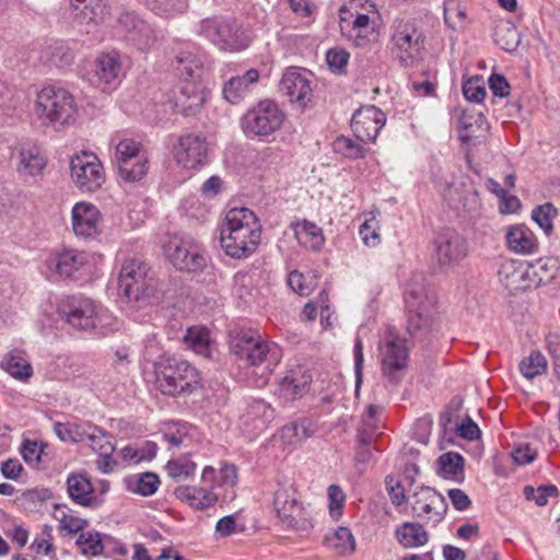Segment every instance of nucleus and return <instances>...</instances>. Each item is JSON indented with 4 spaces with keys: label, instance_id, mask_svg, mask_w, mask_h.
I'll use <instances>...</instances> for the list:
<instances>
[{
    "label": "nucleus",
    "instance_id": "c756f323",
    "mask_svg": "<svg viewBox=\"0 0 560 560\" xmlns=\"http://www.w3.org/2000/svg\"><path fill=\"white\" fill-rule=\"evenodd\" d=\"M16 160V172L24 179L40 175L47 165L43 150L31 142L20 147Z\"/></svg>",
    "mask_w": 560,
    "mask_h": 560
},
{
    "label": "nucleus",
    "instance_id": "412c9836",
    "mask_svg": "<svg viewBox=\"0 0 560 560\" xmlns=\"http://www.w3.org/2000/svg\"><path fill=\"white\" fill-rule=\"evenodd\" d=\"M411 508L413 514L436 526L443 518L447 510L445 499L442 494L430 487H420L411 495Z\"/></svg>",
    "mask_w": 560,
    "mask_h": 560
},
{
    "label": "nucleus",
    "instance_id": "052dcab7",
    "mask_svg": "<svg viewBox=\"0 0 560 560\" xmlns=\"http://www.w3.org/2000/svg\"><path fill=\"white\" fill-rule=\"evenodd\" d=\"M272 413L273 411L268 404H266L264 400H255L249 406L246 420L253 417L256 421L255 429L262 430L266 425V422L272 418Z\"/></svg>",
    "mask_w": 560,
    "mask_h": 560
},
{
    "label": "nucleus",
    "instance_id": "09e8293b",
    "mask_svg": "<svg viewBox=\"0 0 560 560\" xmlns=\"http://www.w3.org/2000/svg\"><path fill=\"white\" fill-rule=\"evenodd\" d=\"M197 469L196 463L187 457L172 459L165 465L167 476L176 482L184 481L194 476Z\"/></svg>",
    "mask_w": 560,
    "mask_h": 560
},
{
    "label": "nucleus",
    "instance_id": "37998d69",
    "mask_svg": "<svg viewBox=\"0 0 560 560\" xmlns=\"http://www.w3.org/2000/svg\"><path fill=\"white\" fill-rule=\"evenodd\" d=\"M380 211H371L359 228V235L368 247H376L381 243Z\"/></svg>",
    "mask_w": 560,
    "mask_h": 560
},
{
    "label": "nucleus",
    "instance_id": "13d9d810",
    "mask_svg": "<svg viewBox=\"0 0 560 560\" xmlns=\"http://www.w3.org/2000/svg\"><path fill=\"white\" fill-rule=\"evenodd\" d=\"M288 284L299 295L306 296L313 291L315 279L298 270H293L289 273Z\"/></svg>",
    "mask_w": 560,
    "mask_h": 560
},
{
    "label": "nucleus",
    "instance_id": "864d4df0",
    "mask_svg": "<svg viewBox=\"0 0 560 560\" xmlns=\"http://www.w3.org/2000/svg\"><path fill=\"white\" fill-rule=\"evenodd\" d=\"M557 215L556 207L546 202L536 207L532 212V219L538 224V226L547 234L550 235L553 231V219Z\"/></svg>",
    "mask_w": 560,
    "mask_h": 560
},
{
    "label": "nucleus",
    "instance_id": "4be33fe9",
    "mask_svg": "<svg viewBox=\"0 0 560 560\" xmlns=\"http://www.w3.org/2000/svg\"><path fill=\"white\" fill-rule=\"evenodd\" d=\"M385 124V114L373 105L362 106L351 119L352 131L362 142H374Z\"/></svg>",
    "mask_w": 560,
    "mask_h": 560
},
{
    "label": "nucleus",
    "instance_id": "cd10ccee",
    "mask_svg": "<svg viewBox=\"0 0 560 560\" xmlns=\"http://www.w3.org/2000/svg\"><path fill=\"white\" fill-rule=\"evenodd\" d=\"M0 369L14 381L27 384L34 375L31 355L25 349L12 348L0 359Z\"/></svg>",
    "mask_w": 560,
    "mask_h": 560
},
{
    "label": "nucleus",
    "instance_id": "a878e982",
    "mask_svg": "<svg viewBox=\"0 0 560 560\" xmlns=\"http://www.w3.org/2000/svg\"><path fill=\"white\" fill-rule=\"evenodd\" d=\"M499 276L501 282L510 291L526 290L533 285H538L542 281L541 278L534 279L537 276L535 266L513 260L501 266Z\"/></svg>",
    "mask_w": 560,
    "mask_h": 560
},
{
    "label": "nucleus",
    "instance_id": "f8f14e48",
    "mask_svg": "<svg viewBox=\"0 0 560 560\" xmlns=\"http://www.w3.org/2000/svg\"><path fill=\"white\" fill-rule=\"evenodd\" d=\"M284 119L285 114L276 102L264 100L244 114L242 128L247 137L265 138L279 130Z\"/></svg>",
    "mask_w": 560,
    "mask_h": 560
},
{
    "label": "nucleus",
    "instance_id": "9b49d317",
    "mask_svg": "<svg viewBox=\"0 0 560 560\" xmlns=\"http://www.w3.org/2000/svg\"><path fill=\"white\" fill-rule=\"evenodd\" d=\"M435 301L434 291L424 283L409 284L405 302L408 311L407 328L411 335L432 326Z\"/></svg>",
    "mask_w": 560,
    "mask_h": 560
},
{
    "label": "nucleus",
    "instance_id": "0eeeda50",
    "mask_svg": "<svg viewBox=\"0 0 560 560\" xmlns=\"http://www.w3.org/2000/svg\"><path fill=\"white\" fill-rule=\"evenodd\" d=\"M231 352L246 364L262 368V374L269 375L282 358L280 347L253 330H240L231 336Z\"/></svg>",
    "mask_w": 560,
    "mask_h": 560
},
{
    "label": "nucleus",
    "instance_id": "c85d7f7f",
    "mask_svg": "<svg viewBox=\"0 0 560 560\" xmlns=\"http://www.w3.org/2000/svg\"><path fill=\"white\" fill-rule=\"evenodd\" d=\"M81 32L93 33L105 19V0H69Z\"/></svg>",
    "mask_w": 560,
    "mask_h": 560
},
{
    "label": "nucleus",
    "instance_id": "c03bdc74",
    "mask_svg": "<svg viewBox=\"0 0 560 560\" xmlns=\"http://www.w3.org/2000/svg\"><path fill=\"white\" fill-rule=\"evenodd\" d=\"M54 517L60 523V528L68 534L83 532L88 521L73 514L67 505H55Z\"/></svg>",
    "mask_w": 560,
    "mask_h": 560
},
{
    "label": "nucleus",
    "instance_id": "58836bf2",
    "mask_svg": "<svg viewBox=\"0 0 560 560\" xmlns=\"http://www.w3.org/2000/svg\"><path fill=\"white\" fill-rule=\"evenodd\" d=\"M127 489L142 497H149L156 492L160 486L158 475L153 472H143L129 476L125 479Z\"/></svg>",
    "mask_w": 560,
    "mask_h": 560
},
{
    "label": "nucleus",
    "instance_id": "338daca9",
    "mask_svg": "<svg viewBox=\"0 0 560 560\" xmlns=\"http://www.w3.org/2000/svg\"><path fill=\"white\" fill-rule=\"evenodd\" d=\"M386 488L394 505L400 506L406 503V489L400 481L394 477H387Z\"/></svg>",
    "mask_w": 560,
    "mask_h": 560
},
{
    "label": "nucleus",
    "instance_id": "de8ad7c7",
    "mask_svg": "<svg viewBox=\"0 0 560 560\" xmlns=\"http://www.w3.org/2000/svg\"><path fill=\"white\" fill-rule=\"evenodd\" d=\"M547 370V360L540 351H532L520 362V372L527 380H534Z\"/></svg>",
    "mask_w": 560,
    "mask_h": 560
},
{
    "label": "nucleus",
    "instance_id": "ea45409f",
    "mask_svg": "<svg viewBox=\"0 0 560 560\" xmlns=\"http://www.w3.org/2000/svg\"><path fill=\"white\" fill-rule=\"evenodd\" d=\"M325 542L340 556L351 555L355 550V539L348 527L339 526L325 537Z\"/></svg>",
    "mask_w": 560,
    "mask_h": 560
},
{
    "label": "nucleus",
    "instance_id": "6e6552de",
    "mask_svg": "<svg viewBox=\"0 0 560 560\" xmlns=\"http://www.w3.org/2000/svg\"><path fill=\"white\" fill-rule=\"evenodd\" d=\"M155 383L164 395L188 396L201 386V376L186 360L162 358L155 363Z\"/></svg>",
    "mask_w": 560,
    "mask_h": 560
},
{
    "label": "nucleus",
    "instance_id": "8fccbe9b",
    "mask_svg": "<svg viewBox=\"0 0 560 560\" xmlns=\"http://www.w3.org/2000/svg\"><path fill=\"white\" fill-rule=\"evenodd\" d=\"M438 464L441 474L445 478H457L463 475L464 457L458 453L447 452L442 454L438 459Z\"/></svg>",
    "mask_w": 560,
    "mask_h": 560
},
{
    "label": "nucleus",
    "instance_id": "473e14b6",
    "mask_svg": "<svg viewBox=\"0 0 560 560\" xmlns=\"http://www.w3.org/2000/svg\"><path fill=\"white\" fill-rule=\"evenodd\" d=\"M67 492L73 503L90 508L96 501L95 489L85 472H71L67 478Z\"/></svg>",
    "mask_w": 560,
    "mask_h": 560
},
{
    "label": "nucleus",
    "instance_id": "f257e3e1",
    "mask_svg": "<svg viewBox=\"0 0 560 560\" xmlns=\"http://www.w3.org/2000/svg\"><path fill=\"white\" fill-rule=\"evenodd\" d=\"M220 246L234 259H246L258 248L261 224L254 211L240 207L230 209L220 224Z\"/></svg>",
    "mask_w": 560,
    "mask_h": 560
},
{
    "label": "nucleus",
    "instance_id": "a18cd8bd",
    "mask_svg": "<svg viewBox=\"0 0 560 560\" xmlns=\"http://www.w3.org/2000/svg\"><path fill=\"white\" fill-rule=\"evenodd\" d=\"M310 436V422L305 419L285 424L280 431V439L290 446H296Z\"/></svg>",
    "mask_w": 560,
    "mask_h": 560
},
{
    "label": "nucleus",
    "instance_id": "2eb2a0df",
    "mask_svg": "<svg viewBox=\"0 0 560 560\" xmlns=\"http://www.w3.org/2000/svg\"><path fill=\"white\" fill-rule=\"evenodd\" d=\"M95 259V254L77 248H63L49 255L46 267L60 278L80 280L92 272Z\"/></svg>",
    "mask_w": 560,
    "mask_h": 560
},
{
    "label": "nucleus",
    "instance_id": "dca6fc26",
    "mask_svg": "<svg viewBox=\"0 0 560 560\" xmlns=\"http://www.w3.org/2000/svg\"><path fill=\"white\" fill-rule=\"evenodd\" d=\"M70 178L82 194H91L103 186L106 174L96 154L81 151L70 160Z\"/></svg>",
    "mask_w": 560,
    "mask_h": 560
},
{
    "label": "nucleus",
    "instance_id": "6e6d98bb",
    "mask_svg": "<svg viewBox=\"0 0 560 560\" xmlns=\"http://www.w3.org/2000/svg\"><path fill=\"white\" fill-rule=\"evenodd\" d=\"M151 10L162 16H174L186 12L188 0H152Z\"/></svg>",
    "mask_w": 560,
    "mask_h": 560
},
{
    "label": "nucleus",
    "instance_id": "b1692460",
    "mask_svg": "<svg viewBox=\"0 0 560 560\" xmlns=\"http://www.w3.org/2000/svg\"><path fill=\"white\" fill-rule=\"evenodd\" d=\"M435 255L440 266H454L466 257L467 242L458 232L446 230L435 240Z\"/></svg>",
    "mask_w": 560,
    "mask_h": 560
},
{
    "label": "nucleus",
    "instance_id": "1a4fd4ad",
    "mask_svg": "<svg viewBox=\"0 0 560 560\" xmlns=\"http://www.w3.org/2000/svg\"><path fill=\"white\" fill-rule=\"evenodd\" d=\"M77 110L73 95L63 88L48 85L37 93L34 116L42 126L58 129L70 125L74 120Z\"/></svg>",
    "mask_w": 560,
    "mask_h": 560
},
{
    "label": "nucleus",
    "instance_id": "c9c22d12",
    "mask_svg": "<svg viewBox=\"0 0 560 560\" xmlns=\"http://www.w3.org/2000/svg\"><path fill=\"white\" fill-rule=\"evenodd\" d=\"M291 226L301 246L311 250H319L323 247L325 237L317 224L307 220H301L292 223Z\"/></svg>",
    "mask_w": 560,
    "mask_h": 560
},
{
    "label": "nucleus",
    "instance_id": "6ab92c4d",
    "mask_svg": "<svg viewBox=\"0 0 560 560\" xmlns=\"http://www.w3.org/2000/svg\"><path fill=\"white\" fill-rule=\"evenodd\" d=\"M173 156L178 166L195 171L203 166L208 156V142L205 136L186 132L177 138L173 147Z\"/></svg>",
    "mask_w": 560,
    "mask_h": 560
},
{
    "label": "nucleus",
    "instance_id": "72a5a7b5",
    "mask_svg": "<svg viewBox=\"0 0 560 560\" xmlns=\"http://www.w3.org/2000/svg\"><path fill=\"white\" fill-rule=\"evenodd\" d=\"M509 249L522 255L534 254L538 249V242L530 229L524 224L511 226L506 232Z\"/></svg>",
    "mask_w": 560,
    "mask_h": 560
},
{
    "label": "nucleus",
    "instance_id": "423d86ee",
    "mask_svg": "<svg viewBox=\"0 0 560 560\" xmlns=\"http://www.w3.org/2000/svg\"><path fill=\"white\" fill-rule=\"evenodd\" d=\"M272 509L284 528L308 533L315 526L314 508L300 499L298 489L290 479L277 481Z\"/></svg>",
    "mask_w": 560,
    "mask_h": 560
},
{
    "label": "nucleus",
    "instance_id": "a211bd4d",
    "mask_svg": "<svg viewBox=\"0 0 560 560\" xmlns=\"http://www.w3.org/2000/svg\"><path fill=\"white\" fill-rule=\"evenodd\" d=\"M118 173L122 180H140L148 171V156L142 144L133 139H122L116 144L115 152Z\"/></svg>",
    "mask_w": 560,
    "mask_h": 560
},
{
    "label": "nucleus",
    "instance_id": "774afa93",
    "mask_svg": "<svg viewBox=\"0 0 560 560\" xmlns=\"http://www.w3.org/2000/svg\"><path fill=\"white\" fill-rule=\"evenodd\" d=\"M292 12L299 18H314L317 8L310 0H287Z\"/></svg>",
    "mask_w": 560,
    "mask_h": 560
},
{
    "label": "nucleus",
    "instance_id": "aec40b11",
    "mask_svg": "<svg viewBox=\"0 0 560 560\" xmlns=\"http://www.w3.org/2000/svg\"><path fill=\"white\" fill-rule=\"evenodd\" d=\"M103 215L92 202L79 201L71 209V229L81 240H95L102 231Z\"/></svg>",
    "mask_w": 560,
    "mask_h": 560
},
{
    "label": "nucleus",
    "instance_id": "4d7b16f0",
    "mask_svg": "<svg viewBox=\"0 0 560 560\" xmlns=\"http://www.w3.org/2000/svg\"><path fill=\"white\" fill-rule=\"evenodd\" d=\"M328 511L332 520L338 521L343 514L346 494L338 485H330L327 489Z\"/></svg>",
    "mask_w": 560,
    "mask_h": 560
},
{
    "label": "nucleus",
    "instance_id": "f704fd0d",
    "mask_svg": "<svg viewBox=\"0 0 560 560\" xmlns=\"http://www.w3.org/2000/svg\"><path fill=\"white\" fill-rule=\"evenodd\" d=\"M258 79L259 72L255 68L247 70L243 75L231 78L223 86L224 98L232 104L238 103Z\"/></svg>",
    "mask_w": 560,
    "mask_h": 560
},
{
    "label": "nucleus",
    "instance_id": "5fc2aeb1",
    "mask_svg": "<svg viewBox=\"0 0 560 560\" xmlns=\"http://www.w3.org/2000/svg\"><path fill=\"white\" fill-rule=\"evenodd\" d=\"M334 151L349 159L365 156L366 150L351 138L339 136L332 143Z\"/></svg>",
    "mask_w": 560,
    "mask_h": 560
},
{
    "label": "nucleus",
    "instance_id": "e2e57ef3",
    "mask_svg": "<svg viewBox=\"0 0 560 560\" xmlns=\"http://www.w3.org/2000/svg\"><path fill=\"white\" fill-rule=\"evenodd\" d=\"M350 55L349 52L339 47L330 48L326 52V61L329 67V69L335 73H343L348 62H349Z\"/></svg>",
    "mask_w": 560,
    "mask_h": 560
},
{
    "label": "nucleus",
    "instance_id": "ddd939ff",
    "mask_svg": "<svg viewBox=\"0 0 560 560\" xmlns=\"http://www.w3.org/2000/svg\"><path fill=\"white\" fill-rule=\"evenodd\" d=\"M198 34L226 51H241L249 46L250 38L235 23L221 18H207L200 21Z\"/></svg>",
    "mask_w": 560,
    "mask_h": 560
},
{
    "label": "nucleus",
    "instance_id": "49530a36",
    "mask_svg": "<svg viewBox=\"0 0 560 560\" xmlns=\"http://www.w3.org/2000/svg\"><path fill=\"white\" fill-rule=\"evenodd\" d=\"M89 421L78 422H55L54 432L58 439L67 443L83 442V434L86 430Z\"/></svg>",
    "mask_w": 560,
    "mask_h": 560
},
{
    "label": "nucleus",
    "instance_id": "7ed1b4c3",
    "mask_svg": "<svg viewBox=\"0 0 560 560\" xmlns=\"http://www.w3.org/2000/svg\"><path fill=\"white\" fill-rule=\"evenodd\" d=\"M173 67L183 81L175 94V106L184 115L196 114L206 102V90L200 80L202 61L192 48H180L174 57Z\"/></svg>",
    "mask_w": 560,
    "mask_h": 560
},
{
    "label": "nucleus",
    "instance_id": "bb28decb",
    "mask_svg": "<svg viewBox=\"0 0 560 560\" xmlns=\"http://www.w3.org/2000/svg\"><path fill=\"white\" fill-rule=\"evenodd\" d=\"M363 0H351L350 9L340 10V28L343 34L353 39L357 46H363L368 42V35L373 31L368 13H352L351 10L361 4Z\"/></svg>",
    "mask_w": 560,
    "mask_h": 560
},
{
    "label": "nucleus",
    "instance_id": "f03ea898",
    "mask_svg": "<svg viewBox=\"0 0 560 560\" xmlns=\"http://www.w3.org/2000/svg\"><path fill=\"white\" fill-rule=\"evenodd\" d=\"M237 481L236 467L224 464L217 471L212 466H206L201 474L203 486H178L174 495L194 510H206L215 505L220 497L226 499L220 490H232Z\"/></svg>",
    "mask_w": 560,
    "mask_h": 560
},
{
    "label": "nucleus",
    "instance_id": "bf43d9fd",
    "mask_svg": "<svg viewBox=\"0 0 560 560\" xmlns=\"http://www.w3.org/2000/svg\"><path fill=\"white\" fill-rule=\"evenodd\" d=\"M495 42L502 49L513 51L520 43L517 30L511 24L499 27L495 33Z\"/></svg>",
    "mask_w": 560,
    "mask_h": 560
},
{
    "label": "nucleus",
    "instance_id": "3c124183",
    "mask_svg": "<svg viewBox=\"0 0 560 560\" xmlns=\"http://www.w3.org/2000/svg\"><path fill=\"white\" fill-rule=\"evenodd\" d=\"M444 21L454 31L464 28L466 24V10L458 0H445Z\"/></svg>",
    "mask_w": 560,
    "mask_h": 560
},
{
    "label": "nucleus",
    "instance_id": "39448f33",
    "mask_svg": "<svg viewBox=\"0 0 560 560\" xmlns=\"http://www.w3.org/2000/svg\"><path fill=\"white\" fill-rule=\"evenodd\" d=\"M150 266L139 257L126 258L118 273V288L129 303L138 307L154 304L161 299L158 279Z\"/></svg>",
    "mask_w": 560,
    "mask_h": 560
},
{
    "label": "nucleus",
    "instance_id": "79ce46f5",
    "mask_svg": "<svg viewBox=\"0 0 560 560\" xmlns=\"http://www.w3.org/2000/svg\"><path fill=\"white\" fill-rule=\"evenodd\" d=\"M106 536H102L98 532H82L77 538V546L82 555L86 557H98L106 549Z\"/></svg>",
    "mask_w": 560,
    "mask_h": 560
},
{
    "label": "nucleus",
    "instance_id": "f3484780",
    "mask_svg": "<svg viewBox=\"0 0 560 560\" xmlns=\"http://www.w3.org/2000/svg\"><path fill=\"white\" fill-rule=\"evenodd\" d=\"M164 253L174 267L183 271H200L207 264L202 249L190 236H173L164 245Z\"/></svg>",
    "mask_w": 560,
    "mask_h": 560
},
{
    "label": "nucleus",
    "instance_id": "e433bc0d",
    "mask_svg": "<svg viewBox=\"0 0 560 560\" xmlns=\"http://www.w3.org/2000/svg\"><path fill=\"white\" fill-rule=\"evenodd\" d=\"M395 537L404 548H418L429 541V533L418 522H405L395 529Z\"/></svg>",
    "mask_w": 560,
    "mask_h": 560
},
{
    "label": "nucleus",
    "instance_id": "0e129e2a",
    "mask_svg": "<svg viewBox=\"0 0 560 560\" xmlns=\"http://www.w3.org/2000/svg\"><path fill=\"white\" fill-rule=\"evenodd\" d=\"M463 94L467 101L480 103L486 97L483 81L479 77L468 79L463 84Z\"/></svg>",
    "mask_w": 560,
    "mask_h": 560
},
{
    "label": "nucleus",
    "instance_id": "20e7f679",
    "mask_svg": "<svg viewBox=\"0 0 560 560\" xmlns=\"http://www.w3.org/2000/svg\"><path fill=\"white\" fill-rule=\"evenodd\" d=\"M59 313L72 328L89 334L107 335L118 324L107 308L81 294L63 299L59 304Z\"/></svg>",
    "mask_w": 560,
    "mask_h": 560
},
{
    "label": "nucleus",
    "instance_id": "2f4dec72",
    "mask_svg": "<svg viewBox=\"0 0 560 560\" xmlns=\"http://www.w3.org/2000/svg\"><path fill=\"white\" fill-rule=\"evenodd\" d=\"M122 73L120 56L117 51L102 52L95 60L94 75L98 85L114 88Z\"/></svg>",
    "mask_w": 560,
    "mask_h": 560
},
{
    "label": "nucleus",
    "instance_id": "4468645a",
    "mask_svg": "<svg viewBox=\"0 0 560 560\" xmlns=\"http://www.w3.org/2000/svg\"><path fill=\"white\" fill-rule=\"evenodd\" d=\"M380 359L383 375L390 382H398V373L408 365L410 346L408 340L394 327H388L380 345Z\"/></svg>",
    "mask_w": 560,
    "mask_h": 560
},
{
    "label": "nucleus",
    "instance_id": "5701e85b",
    "mask_svg": "<svg viewBox=\"0 0 560 560\" xmlns=\"http://www.w3.org/2000/svg\"><path fill=\"white\" fill-rule=\"evenodd\" d=\"M312 74L298 68H289L282 74L279 83L280 92L289 97L290 102L305 107L312 98Z\"/></svg>",
    "mask_w": 560,
    "mask_h": 560
},
{
    "label": "nucleus",
    "instance_id": "680f3d73",
    "mask_svg": "<svg viewBox=\"0 0 560 560\" xmlns=\"http://www.w3.org/2000/svg\"><path fill=\"white\" fill-rule=\"evenodd\" d=\"M558 493V489L553 485H542L535 489L532 486L524 488V495L527 500H533L537 505L544 506L548 502V498L555 497Z\"/></svg>",
    "mask_w": 560,
    "mask_h": 560
},
{
    "label": "nucleus",
    "instance_id": "7c9ffc66",
    "mask_svg": "<svg viewBox=\"0 0 560 560\" xmlns=\"http://www.w3.org/2000/svg\"><path fill=\"white\" fill-rule=\"evenodd\" d=\"M311 374L302 366L290 370L279 382L277 393L285 402L303 397L310 388Z\"/></svg>",
    "mask_w": 560,
    "mask_h": 560
},
{
    "label": "nucleus",
    "instance_id": "4c0bfd02",
    "mask_svg": "<svg viewBox=\"0 0 560 560\" xmlns=\"http://www.w3.org/2000/svg\"><path fill=\"white\" fill-rule=\"evenodd\" d=\"M185 342L196 353L211 358L213 346L207 328L200 326L188 328L185 335Z\"/></svg>",
    "mask_w": 560,
    "mask_h": 560
},
{
    "label": "nucleus",
    "instance_id": "9d476101",
    "mask_svg": "<svg viewBox=\"0 0 560 560\" xmlns=\"http://www.w3.org/2000/svg\"><path fill=\"white\" fill-rule=\"evenodd\" d=\"M423 45L424 35L416 21L404 19L394 21L388 48L401 65H412L420 57Z\"/></svg>",
    "mask_w": 560,
    "mask_h": 560
},
{
    "label": "nucleus",
    "instance_id": "393cba45",
    "mask_svg": "<svg viewBox=\"0 0 560 560\" xmlns=\"http://www.w3.org/2000/svg\"><path fill=\"white\" fill-rule=\"evenodd\" d=\"M118 25L125 34V39L140 50L151 48L156 40L152 27L133 13H122L118 19Z\"/></svg>",
    "mask_w": 560,
    "mask_h": 560
},
{
    "label": "nucleus",
    "instance_id": "a19ab883",
    "mask_svg": "<svg viewBox=\"0 0 560 560\" xmlns=\"http://www.w3.org/2000/svg\"><path fill=\"white\" fill-rule=\"evenodd\" d=\"M83 442H86L92 451L97 454L106 452L110 447L115 446L114 436L92 422H89L86 427L83 434Z\"/></svg>",
    "mask_w": 560,
    "mask_h": 560
},
{
    "label": "nucleus",
    "instance_id": "69168bd1",
    "mask_svg": "<svg viewBox=\"0 0 560 560\" xmlns=\"http://www.w3.org/2000/svg\"><path fill=\"white\" fill-rule=\"evenodd\" d=\"M44 453V444L38 441L25 440L21 447L23 459L28 464H38Z\"/></svg>",
    "mask_w": 560,
    "mask_h": 560
},
{
    "label": "nucleus",
    "instance_id": "603ef678",
    "mask_svg": "<svg viewBox=\"0 0 560 560\" xmlns=\"http://www.w3.org/2000/svg\"><path fill=\"white\" fill-rule=\"evenodd\" d=\"M31 549L38 555L43 553L48 556L51 560H57L51 526H43L42 532L34 538L33 542L31 544Z\"/></svg>",
    "mask_w": 560,
    "mask_h": 560
}]
</instances>
